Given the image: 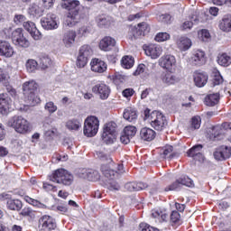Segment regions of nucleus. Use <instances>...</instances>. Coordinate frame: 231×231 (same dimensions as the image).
I'll return each instance as SVG.
<instances>
[{
  "label": "nucleus",
  "instance_id": "obj_1",
  "mask_svg": "<svg viewBox=\"0 0 231 231\" xmlns=\"http://www.w3.org/2000/svg\"><path fill=\"white\" fill-rule=\"evenodd\" d=\"M97 155L99 158V160L108 162V167L106 166V164H103L101 166V171L103 174L106 176V178H110L111 180H113L116 174H124V172H125L124 171V165L115 163L113 162V159H111V157H109L107 153L104 152H97Z\"/></svg>",
  "mask_w": 231,
  "mask_h": 231
},
{
  "label": "nucleus",
  "instance_id": "obj_2",
  "mask_svg": "<svg viewBox=\"0 0 231 231\" xmlns=\"http://www.w3.org/2000/svg\"><path fill=\"white\" fill-rule=\"evenodd\" d=\"M3 32L5 37L12 39L13 44H14V46L17 48H23V50H26V48H30L32 44L30 40L24 36V31L23 28H17L14 31L12 26H8L3 30Z\"/></svg>",
  "mask_w": 231,
  "mask_h": 231
},
{
  "label": "nucleus",
  "instance_id": "obj_3",
  "mask_svg": "<svg viewBox=\"0 0 231 231\" xmlns=\"http://www.w3.org/2000/svg\"><path fill=\"white\" fill-rule=\"evenodd\" d=\"M61 7L69 11L65 20V24L70 28L75 26V24L80 21V15L79 14V10H80V2L79 0L63 2L61 3Z\"/></svg>",
  "mask_w": 231,
  "mask_h": 231
},
{
  "label": "nucleus",
  "instance_id": "obj_4",
  "mask_svg": "<svg viewBox=\"0 0 231 231\" xmlns=\"http://www.w3.org/2000/svg\"><path fill=\"white\" fill-rule=\"evenodd\" d=\"M143 120L149 122L152 127H153V129L156 131H163V129L167 127V118L161 112H151V109L146 108L143 112Z\"/></svg>",
  "mask_w": 231,
  "mask_h": 231
},
{
  "label": "nucleus",
  "instance_id": "obj_5",
  "mask_svg": "<svg viewBox=\"0 0 231 231\" xmlns=\"http://www.w3.org/2000/svg\"><path fill=\"white\" fill-rule=\"evenodd\" d=\"M37 82L35 80H29L23 84V91L25 97V102L29 106H37V104H41V97H38L35 95V91H37Z\"/></svg>",
  "mask_w": 231,
  "mask_h": 231
},
{
  "label": "nucleus",
  "instance_id": "obj_6",
  "mask_svg": "<svg viewBox=\"0 0 231 231\" xmlns=\"http://www.w3.org/2000/svg\"><path fill=\"white\" fill-rule=\"evenodd\" d=\"M74 180L75 178L73 177V174L62 168L54 171L50 176L51 181L59 183L60 185H65V187L72 185Z\"/></svg>",
  "mask_w": 231,
  "mask_h": 231
},
{
  "label": "nucleus",
  "instance_id": "obj_7",
  "mask_svg": "<svg viewBox=\"0 0 231 231\" xmlns=\"http://www.w3.org/2000/svg\"><path fill=\"white\" fill-rule=\"evenodd\" d=\"M100 128V120L96 116H88L84 121L83 134L88 138L97 136Z\"/></svg>",
  "mask_w": 231,
  "mask_h": 231
},
{
  "label": "nucleus",
  "instance_id": "obj_8",
  "mask_svg": "<svg viewBox=\"0 0 231 231\" xmlns=\"http://www.w3.org/2000/svg\"><path fill=\"white\" fill-rule=\"evenodd\" d=\"M8 125L20 134H24L30 131V122L21 116H14L9 119Z\"/></svg>",
  "mask_w": 231,
  "mask_h": 231
},
{
  "label": "nucleus",
  "instance_id": "obj_9",
  "mask_svg": "<svg viewBox=\"0 0 231 231\" xmlns=\"http://www.w3.org/2000/svg\"><path fill=\"white\" fill-rule=\"evenodd\" d=\"M158 64L160 68H162L165 71H169V73H174V71H176V69L178 68V60H176V56L172 54L162 55L159 59Z\"/></svg>",
  "mask_w": 231,
  "mask_h": 231
},
{
  "label": "nucleus",
  "instance_id": "obj_10",
  "mask_svg": "<svg viewBox=\"0 0 231 231\" xmlns=\"http://www.w3.org/2000/svg\"><path fill=\"white\" fill-rule=\"evenodd\" d=\"M41 24L44 30H57L59 28V19L53 13H49L41 19Z\"/></svg>",
  "mask_w": 231,
  "mask_h": 231
},
{
  "label": "nucleus",
  "instance_id": "obj_11",
  "mask_svg": "<svg viewBox=\"0 0 231 231\" xmlns=\"http://www.w3.org/2000/svg\"><path fill=\"white\" fill-rule=\"evenodd\" d=\"M190 64L192 66H203L207 62V54L205 51L195 50L192 51V55L189 59Z\"/></svg>",
  "mask_w": 231,
  "mask_h": 231
},
{
  "label": "nucleus",
  "instance_id": "obj_12",
  "mask_svg": "<svg viewBox=\"0 0 231 231\" xmlns=\"http://www.w3.org/2000/svg\"><path fill=\"white\" fill-rule=\"evenodd\" d=\"M23 26L34 41H41V39H42V33L41 31H39V29H37L35 23L27 21L23 23Z\"/></svg>",
  "mask_w": 231,
  "mask_h": 231
},
{
  "label": "nucleus",
  "instance_id": "obj_13",
  "mask_svg": "<svg viewBox=\"0 0 231 231\" xmlns=\"http://www.w3.org/2000/svg\"><path fill=\"white\" fill-rule=\"evenodd\" d=\"M39 228L42 231H51L57 228V224L55 223V219L53 217L45 215L42 216L39 220Z\"/></svg>",
  "mask_w": 231,
  "mask_h": 231
},
{
  "label": "nucleus",
  "instance_id": "obj_14",
  "mask_svg": "<svg viewBox=\"0 0 231 231\" xmlns=\"http://www.w3.org/2000/svg\"><path fill=\"white\" fill-rule=\"evenodd\" d=\"M229 125L228 123H225L223 125H216L208 130L209 139L210 140H221V136L225 134L226 131V126Z\"/></svg>",
  "mask_w": 231,
  "mask_h": 231
},
{
  "label": "nucleus",
  "instance_id": "obj_15",
  "mask_svg": "<svg viewBox=\"0 0 231 231\" xmlns=\"http://www.w3.org/2000/svg\"><path fill=\"white\" fill-rule=\"evenodd\" d=\"M92 91L93 93H97L101 100H107V98H109V95L111 94V89L104 83H99L94 86L92 88Z\"/></svg>",
  "mask_w": 231,
  "mask_h": 231
},
{
  "label": "nucleus",
  "instance_id": "obj_16",
  "mask_svg": "<svg viewBox=\"0 0 231 231\" xmlns=\"http://www.w3.org/2000/svg\"><path fill=\"white\" fill-rule=\"evenodd\" d=\"M231 156V147L226 145H222L217 148L214 152L215 160L217 162H223V160H228Z\"/></svg>",
  "mask_w": 231,
  "mask_h": 231
},
{
  "label": "nucleus",
  "instance_id": "obj_17",
  "mask_svg": "<svg viewBox=\"0 0 231 231\" xmlns=\"http://www.w3.org/2000/svg\"><path fill=\"white\" fill-rule=\"evenodd\" d=\"M12 109V98L8 94H0V113L1 115H8Z\"/></svg>",
  "mask_w": 231,
  "mask_h": 231
},
{
  "label": "nucleus",
  "instance_id": "obj_18",
  "mask_svg": "<svg viewBox=\"0 0 231 231\" xmlns=\"http://www.w3.org/2000/svg\"><path fill=\"white\" fill-rule=\"evenodd\" d=\"M116 46V40L111 36H106L99 42V50L102 51H111Z\"/></svg>",
  "mask_w": 231,
  "mask_h": 231
},
{
  "label": "nucleus",
  "instance_id": "obj_19",
  "mask_svg": "<svg viewBox=\"0 0 231 231\" xmlns=\"http://www.w3.org/2000/svg\"><path fill=\"white\" fill-rule=\"evenodd\" d=\"M144 51L151 59H158V57L163 53V49L160 45L150 44L145 47Z\"/></svg>",
  "mask_w": 231,
  "mask_h": 231
},
{
  "label": "nucleus",
  "instance_id": "obj_20",
  "mask_svg": "<svg viewBox=\"0 0 231 231\" xmlns=\"http://www.w3.org/2000/svg\"><path fill=\"white\" fill-rule=\"evenodd\" d=\"M180 185L192 187V185H194V182L188 176H182L179 180H177V181H175L173 184L166 188L165 190L166 192H169V190H176V189H178Z\"/></svg>",
  "mask_w": 231,
  "mask_h": 231
},
{
  "label": "nucleus",
  "instance_id": "obj_21",
  "mask_svg": "<svg viewBox=\"0 0 231 231\" xmlns=\"http://www.w3.org/2000/svg\"><path fill=\"white\" fill-rule=\"evenodd\" d=\"M90 68L91 71H93L94 73H104V71L107 69V64H106V61L96 58L92 59L90 62Z\"/></svg>",
  "mask_w": 231,
  "mask_h": 231
},
{
  "label": "nucleus",
  "instance_id": "obj_22",
  "mask_svg": "<svg viewBox=\"0 0 231 231\" xmlns=\"http://www.w3.org/2000/svg\"><path fill=\"white\" fill-rule=\"evenodd\" d=\"M193 81L197 88H203L207 85V82H208V75L205 72L196 70L193 73Z\"/></svg>",
  "mask_w": 231,
  "mask_h": 231
},
{
  "label": "nucleus",
  "instance_id": "obj_23",
  "mask_svg": "<svg viewBox=\"0 0 231 231\" xmlns=\"http://www.w3.org/2000/svg\"><path fill=\"white\" fill-rule=\"evenodd\" d=\"M161 80L165 86H174V84L180 82V78L172 74V72L167 71L162 74Z\"/></svg>",
  "mask_w": 231,
  "mask_h": 231
},
{
  "label": "nucleus",
  "instance_id": "obj_24",
  "mask_svg": "<svg viewBox=\"0 0 231 231\" xmlns=\"http://www.w3.org/2000/svg\"><path fill=\"white\" fill-rule=\"evenodd\" d=\"M140 137L144 142H152L156 138V132L150 127H143L140 131Z\"/></svg>",
  "mask_w": 231,
  "mask_h": 231
},
{
  "label": "nucleus",
  "instance_id": "obj_25",
  "mask_svg": "<svg viewBox=\"0 0 231 231\" xmlns=\"http://www.w3.org/2000/svg\"><path fill=\"white\" fill-rule=\"evenodd\" d=\"M176 44L177 48L180 51H187L188 50H190V47L192 46V41L187 36H181L177 40Z\"/></svg>",
  "mask_w": 231,
  "mask_h": 231
},
{
  "label": "nucleus",
  "instance_id": "obj_26",
  "mask_svg": "<svg viewBox=\"0 0 231 231\" xmlns=\"http://www.w3.org/2000/svg\"><path fill=\"white\" fill-rule=\"evenodd\" d=\"M77 39V32L75 31H68L63 34L62 42L66 48H71L75 44Z\"/></svg>",
  "mask_w": 231,
  "mask_h": 231
},
{
  "label": "nucleus",
  "instance_id": "obj_27",
  "mask_svg": "<svg viewBox=\"0 0 231 231\" xmlns=\"http://www.w3.org/2000/svg\"><path fill=\"white\" fill-rule=\"evenodd\" d=\"M151 216L155 219L156 223H163V221H167L169 217L167 211L162 209H152Z\"/></svg>",
  "mask_w": 231,
  "mask_h": 231
},
{
  "label": "nucleus",
  "instance_id": "obj_28",
  "mask_svg": "<svg viewBox=\"0 0 231 231\" xmlns=\"http://www.w3.org/2000/svg\"><path fill=\"white\" fill-rule=\"evenodd\" d=\"M0 55L4 57H12L14 55V47L10 42L0 41Z\"/></svg>",
  "mask_w": 231,
  "mask_h": 231
},
{
  "label": "nucleus",
  "instance_id": "obj_29",
  "mask_svg": "<svg viewBox=\"0 0 231 231\" xmlns=\"http://www.w3.org/2000/svg\"><path fill=\"white\" fill-rule=\"evenodd\" d=\"M202 149H203V145L197 144L193 146L191 149H189L187 154L189 158H195V160H198V156H199V160H203V154L201 153Z\"/></svg>",
  "mask_w": 231,
  "mask_h": 231
},
{
  "label": "nucleus",
  "instance_id": "obj_30",
  "mask_svg": "<svg viewBox=\"0 0 231 231\" xmlns=\"http://www.w3.org/2000/svg\"><path fill=\"white\" fill-rule=\"evenodd\" d=\"M219 93H213V94H208L205 97V104L206 106H208L209 107H214V106H217V104H219Z\"/></svg>",
  "mask_w": 231,
  "mask_h": 231
},
{
  "label": "nucleus",
  "instance_id": "obj_31",
  "mask_svg": "<svg viewBox=\"0 0 231 231\" xmlns=\"http://www.w3.org/2000/svg\"><path fill=\"white\" fill-rule=\"evenodd\" d=\"M66 127L69 131H79L82 127V119H69L66 122Z\"/></svg>",
  "mask_w": 231,
  "mask_h": 231
},
{
  "label": "nucleus",
  "instance_id": "obj_32",
  "mask_svg": "<svg viewBox=\"0 0 231 231\" xmlns=\"http://www.w3.org/2000/svg\"><path fill=\"white\" fill-rule=\"evenodd\" d=\"M219 29L222 32H231V14H226L219 23Z\"/></svg>",
  "mask_w": 231,
  "mask_h": 231
},
{
  "label": "nucleus",
  "instance_id": "obj_33",
  "mask_svg": "<svg viewBox=\"0 0 231 231\" xmlns=\"http://www.w3.org/2000/svg\"><path fill=\"white\" fill-rule=\"evenodd\" d=\"M199 23V19H198V16H191L189 20H186L183 22V23L180 25V30L182 32H187V30H192V26L194 24H198Z\"/></svg>",
  "mask_w": 231,
  "mask_h": 231
},
{
  "label": "nucleus",
  "instance_id": "obj_34",
  "mask_svg": "<svg viewBox=\"0 0 231 231\" xmlns=\"http://www.w3.org/2000/svg\"><path fill=\"white\" fill-rule=\"evenodd\" d=\"M123 116L125 120H127V122H134L136 118H138V114H136V110L133 107H127L125 109Z\"/></svg>",
  "mask_w": 231,
  "mask_h": 231
},
{
  "label": "nucleus",
  "instance_id": "obj_35",
  "mask_svg": "<svg viewBox=\"0 0 231 231\" xmlns=\"http://www.w3.org/2000/svg\"><path fill=\"white\" fill-rule=\"evenodd\" d=\"M125 189H128L130 192L143 190L147 189V184L143 182H130L125 184Z\"/></svg>",
  "mask_w": 231,
  "mask_h": 231
},
{
  "label": "nucleus",
  "instance_id": "obj_36",
  "mask_svg": "<svg viewBox=\"0 0 231 231\" xmlns=\"http://www.w3.org/2000/svg\"><path fill=\"white\" fill-rule=\"evenodd\" d=\"M121 66L124 69H131L134 66V58L130 55H125L121 59Z\"/></svg>",
  "mask_w": 231,
  "mask_h": 231
},
{
  "label": "nucleus",
  "instance_id": "obj_37",
  "mask_svg": "<svg viewBox=\"0 0 231 231\" xmlns=\"http://www.w3.org/2000/svg\"><path fill=\"white\" fill-rule=\"evenodd\" d=\"M29 14H30V15H32V17H36V18L42 17L43 14H44V9H42V7L33 4L29 8Z\"/></svg>",
  "mask_w": 231,
  "mask_h": 231
},
{
  "label": "nucleus",
  "instance_id": "obj_38",
  "mask_svg": "<svg viewBox=\"0 0 231 231\" xmlns=\"http://www.w3.org/2000/svg\"><path fill=\"white\" fill-rule=\"evenodd\" d=\"M136 30L137 32L134 35L135 37H139V35H145V33H149V32H151V27L149 26V24H147V23L143 22L141 23H138Z\"/></svg>",
  "mask_w": 231,
  "mask_h": 231
},
{
  "label": "nucleus",
  "instance_id": "obj_39",
  "mask_svg": "<svg viewBox=\"0 0 231 231\" xmlns=\"http://www.w3.org/2000/svg\"><path fill=\"white\" fill-rule=\"evenodd\" d=\"M39 68V63L33 59H29L25 62V69L28 73H35Z\"/></svg>",
  "mask_w": 231,
  "mask_h": 231
},
{
  "label": "nucleus",
  "instance_id": "obj_40",
  "mask_svg": "<svg viewBox=\"0 0 231 231\" xmlns=\"http://www.w3.org/2000/svg\"><path fill=\"white\" fill-rule=\"evenodd\" d=\"M7 208L10 210H21V208H23V202H21V200L19 199H9L7 201Z\"/></svg>",
  "mask_w": 231,
  "mask_h": 231
},
{
  "label": "nucleus",
  "instance_id": "obj_41",
  "mask_svg": "<svg viewBox=\"0 0 231 231\" xmlns=\"http://www.w3.org/2000/svg\"><path fill=\"white\" fill-rule=\"evenodd\" d=\"M217 63L220 66H224V67L230 66V64H231V57L228 54H226V53H223V54L218 56Z\"/></svg>",
  "mask_w": 231,
  "mask_h": 231
},
{
  "label": "nucleus",
  "instance_id": "obj_42",
  "mask_svg": "<svg viewBox=\"0 0 231 231\" xmlns=\"http://www.w3.org/2000/svg\"><path fill=\"white\" fill-rule=\"evenodd\" d=\"M103 134H116V123L109 122L104 125Z\"/></svg>",
  "mask_w": 231,
  "mask_h": 231
},
{
  "label": "nucleus",
  "instance_id": "obj_43",
  "mask_svg": "<svg viewBox=\"0 0 231 231\" xmlns=\"http://www.w3.org/2000/svg\"><path fill=\"white\" fill-rule=\"evenodd\" d=\"M79 55H81V57H85L86 59H89V57L93 55V50H91L89 45H83L79 49Z\"/></svg>",
  "mask_w": 231,
  "mask_h": 231
},
{
  "label": "nucleus",
  "instance_id": "obj_44",
  "mask_svg": "<svg viewBox=\"0 0 231 231\" xmlns=\"http://www.w3.org/2000/svg\"><path fill=\"white\" fill-rule=\"evenodd\" d=\"M23 199L24 201H26V203H29V205H32V207H37V208H47L46 205L41 203L35 199L30 198L29 196H25Z\"/></svg>",
  "mask_w": 231,
  "mask_h": 231
},
{
  "label": "nucleus",
  "instance_id": "obj_45",
  "mask_svg": "<svg viewBox=\"0 0 231 231\" xmlns=\"http://www.w3.org/2000/svg\"><path fill=\"white\" fill-rule=\"evenodd\" d=\"M137 132H138V129H136V126H133V125H127L123 130V133L130 138H134V136H136Z\"/></svg>",
  "mask_w": 231,
  "mask_h": 231
},
{
  "label": "nucleus",
  "instance_id": "obj_46",
  "mask_svg": "<svg viewBox=\"0 0 231 231\" xmlns=\"http://www.w3.org/2000/svg\"><path fill=\"white\" fill-rule=\"evenodd\" d=\"M102 140L106 144L115 143L116 140V134H102Z\"/></svg>",
  "mask_w": 231,
  "mask_h": 231
},
{
  "label": "nucleus",
  "instance_id": "obj_47",
  "mask_svg": "<svg viewBox=\"0 0 231 231\" xmlns=\"http://www.w3.org/2000/svg\"><path fill=\"white\" fill-rule=\"evenodd\" d=\"M40 66L42 69H48L51 66V59L48 56H42L40 58Z\"/></svg>",
  "mask_w": 231,
  "mask_h": 231
},
{
  "label": "nucleus",
  "instance_id": "obj_48",
  "mask_svg": "<svg viewBox=\"0 0 231 231\" xmlns=\"http://www.w3.org/2000/svg\"><path fill=\"white\" fill-rule=\"evenodd\" d=\"M201 127V117L199 116H194L191 119V126L189 127V131H192L193 129H199Z\"/></svg>",
  "mask_w": 231,
  "mask_h": 231
},
{
  "label": "nucleus",
  "instance_id": "obj_49",
  "mask_svg": "<svg viewBox=\"0 0 231 231\" xmlns=\"http://www.w3.org/2000/svg\"><path fill=\"white\" fill-rule=\"evenodd\" d=\"M199 38L200 41H203V42H207L208 39H210V32L208 30L202 29L198 32Z\"/></svg>",
  "mask_w": 231,
  "mask_h": 231
},
{
  "label": "nucleus",
  "instance_id": "obj_50",
  "mask_svg": "<svg viewBox=\"0 0 231 231\" xmlns=\"http://www.w3.org/2000/svg\"><path fill=\"white\" fill-rule=\"evenodd\" d=\"M212 84L213 86H219L220 84H223V76H221V73L217 70L214 72Z\"/></svg>",
  "mask_w": 231,
  "mask_h": 231
},
{
  "label": "nucleus",
  "instance_id": "obj_51",
  "mask_svg": "<svg viewBox=\"0 0 231 231\" xmlns=\"http://www.w3.org/2000/svg\"><path fill=\"white\" fill-rule=\"evenodd\" d=\"M44 109L45 111H48L50 115H53V113L57 111V106L55 103H53V101H49L45 104Z\"/></svg>",
  "mask_w": 231,
  "mask_h": 231
},
{
  "label": "nucleus",
  "instance_id": "obj_52",
  "mask_svg": "<svg viewBox=\"0 0 231 231\" xmlns=\"http://www.w3.org/2000/svg\"><path fill=\"white\" fill-rule=\"evenodd\" d=\"M87 180L88 181H97V180H100V174L97 171L90 169Z\"/></svg>",
  "mask_w": 231,
  "mask_h": 231
},
{
  "label": "nucleus",
  "instance_id": "obj_53",
  "mask_svg": "<svg viewBox=\"0 0 231 231\" xmlns=\"http://www.w3.org/2000/svg\"><path fill=\"white\" fill-rule=\"evenodd\" d=\"M171 39V34L167 32H159L155 36V41L157 42H164V41H169Z\"/></svg>",
  "mask_w": 231,
  "mask_h": 231
},
{
  "label": "nucleus",
  "instance_id": "obj_54",
  "mask_svg": "<svg viewBox=\"0 0 231 231\" xmlns=\"http://www.w3.org/2000/svg\"><path fill=\"white\" fill-rule=\"evenodd\" d=\"M90 30H91V28L89 26L83 25L79 28L77 33H78L79 37H86V35H88V33H89Z\"/></svg>",
  "mask_w": 231,
  "mask_h": 231
},
{
  "label": "nucleus",
  "instance_id": "obj_55",
  "mask_svg": "<svg viewBox=\"0 0 231 231\" xmlns=\"http://www.w3.org/2000/svg\"><path fill=\"white\" fill-rule=\"evenodd\" d=\"M21 216L28 217H35V211H33L30 208H23L20 213Z\"/></svg>",
  "mask_w": 231,
  "mask_h": 231
},
{
  "label": "nucleus",
  "instance_id": "obj_56",
  "mask_svg": "<svg viewBox=\"0 0 231 231\" xmlns=\"http://www.w3.org/2000/svg\"><path fill=\"white\" fill-rule=\"evenodd\" d=\"M87 64H88V58L79 54L78 59H77V67L84 68Z\"/></svg>",
  "mask_w": 231,
  "mask_h": 231
},
{
  "label": "nucleus",
  "instance_id": "obj_57",
  "mask_svg": "<svg viewBox=\"0 0 231 231\" xmlns=\"http://www.w3.org/2000/svg\"><path fill=\"white\" fill-rule=\"evenodd\" d=\"M181 216L178 213V211H172L171 214V223H177L180 225L181 223Z\"/></svg>",
  "mask_w": 231,
  "mask_h": 231
},
{
  "label": "nucleus",
  "instance_id": "obj_58",
  "mask_svg": "<svg viewBox=\"0 0 231 231\" xmlns=\"http://www.w3.org/2000/svg\"><path fill=\"white\" fill-rule=\"evenodd\" d=\"M89 171H90V169H87V168L79 169L78 171L79 178H82L83 180H88Z\"/></svg>",
  "mask_w": 231,
  "mask_h": 231
},
{
  "label": "nucleus",
  "instance_id": "obj_59",
  "mask_svg": "<svg viewBox=\"0 0 231 231\" xmlns=\"http://www.w3.org/2000/svg\"><path fill=\"white\" fill-rule=\"evenodd\" d=\"M139 230L140 231H156V228L151 226V225H149L145 222H142L139 225Z\"/></svg>",
  "mask_w": 231,
  "mask_h": 231
},
{
  "label": "nucleus",
  "instance_id": "obj_60",
  "mask_svg": "<svg viewBox=\"0 0 231 231\" xmlns=\"http://www.w3.org/2000/svg\"><path fill=\"white\" fill-rule=\"evenodd\" d=\"M26 21V16L23 14H15L14 17V23H15L17 25L23 24Z\"/></svg>",
  "mask_w": 231,
  "mask_h": 231
},
{
  "label": "nucleus",
  "instance_id": "obj_61",
  "mask_svg": "<svg viewBox=\"0 0 231 231\" xmlns=\"http://www.w3.org/2000/svg\"><path fill=\"white\" fill-rule=\"evenodd\" d=\"M172 151H173L172 146H171V145H166V146L163 148V152H162L164 158H172Z\"/></svg>",
  "mask_w": 231,
  "mask_h": 231
},
{
  "label": "nucleus",
  "instance_id": "obj_62",
  "mask_svg": "<svg viewBox=\"0 0 231 231\" xmlns=\"http://www.w3.org/2000/svg\"><path fill=\"white\" fill-rule=\"evenodd\" d=\"M97 25L99 26V28H104V26H107V24H109V22L104 16L97 17Z\"/></svg>",
  "mask_w": 231,
  "mask_h": 231
},
{
  "label": "nucleus",
  "instance_id": "obj_63",
  "mask_svg": "<svg viewBox=\"0 0 231 231\" xmlns=\"http://www.w3.org/2000/svg\"><path fill=\"white\" fill-rule=\"evenodd\" d=\"M52 210L59 212L60 214H66V212H68V208L66 206L59 205L52 207Z\"/></svg>",
  "mask_w": 231,
  "mask_h": 231
},
{
  "label": "nucleus",
  "instance_id": "obj_64",
  "mask_svg": "<svg viewBox=\"0 0 231 231\" xmlns=\"http://www.w3.org/2000/svg\"><path fill=\"white\" fill-rule=\"evenodd\" d=\"M147 67H145V64H139L135 71L134 72V75L135 77H138V75H142V73L145 72Z\"/></svg>",
  "mask_w": 231,
  "mask_h": 231
}]
</instances>
